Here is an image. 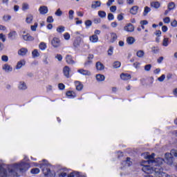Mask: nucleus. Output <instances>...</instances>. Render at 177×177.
Listing matches in <instances>:
<instances>
[{"label":"nucleus","mask_w":177,"mask_h":177,"mask_svg":"<svg viewBox=\"0 0 177 177\" xmlns=\"http://www.w3.org/2000/svg\"><path fill=\"white\" fill-rule=\"evenodd\" d=\"M28 163L22 162L21 163H15L12 166V169L10 172L14 176H19V173L26 172L28 169Z\"/></svg>","instance_id":"f257e3e1"},{"label":"nucleus","mask_w":177,"mask_h":177,"mask_svg":"<svg viewBox=\"0 0 177 177\" xmlns=\"http://www.w3.org/2000/svg\"><path fill=\"white\" fill-rule=\"evenodd\" d=\"M40 168L42 169L45 176H48L50 174V169L46 167H48V161L46 160H43V162L39 164Z\"/></svg>","instance_id":"f03ea898"},{"label":"nucleus","mask_w":177,"mask_h":177,"mask_svg":"<svg viewBox=\"0 0 177 177\" xmlns=\"http://www.w3.org/2000/svg\"><path fill=\"white\" fill-rule=\"evenodd\" d=\"M51 45L53 48H59L62 45V42L59 37H53L51 40Z\"/></svg>","instance_id":"7ed1b4c3"},{"label":"nucleus","mask_w":177,"mask_h":177,"mask_svg":"<svg viewBox=\"0 0 177 177\" xmlns=\"http://www.w3.org/2000/svg\"><path fill=\"white\" fill-rule=\"evenodd\" d=\"M27 84L24 81H20L18 84V89L19 91H26L27 90Z\"/></svg>","instance_id":"20e7f679"},{"label":"nucleus","mask_w":177,"mask_h":177,"mask_svg":"<svg viewBox=\"0 0 177 177\" xmlns=\"http://www.w3.org/2000/svg\"><path fill=\"white\" fill-rule=\"evenodd\" d=\"M16 38H17V32H16L15 30H11L8 33V39H11V41H13L16 39Z\"/></svg>","instance_id":"39448f33"},{"label":"nucleus","mask_w":177,"mask_h":177,"mask_svg":"<svg viewBox=\"0 0 177 177\" xmlns=\"http://www.w3.org/2000/svg\"><path fill=\"white\" fill-rule=\"evenodd\" d=\"M77 73H79V74H82V75H87V76L92 75V73H91V71L88 70H85L84 68L78 69Z\"/></svg>","instance_id":"423d86ee"},{"label":"nucleus","mask_w":177,"mask_h":177,"mask_svg":"<svg viewBox=\"0 0 177 177\" xmlns=\"http://www.w3.org/2000/svg\"><path fill=\"white\" fill-rule=\"evenodd\" d=\"M124 31H127V32H133L135 30V27L132 24H129L124 27Z\"/></svg>","instance_id":"0eeeda50"},{"label":"nucleus","mask_w":177,"mask_h":177,"mask_svg":"<svg viewBox=\"0 0 177 177\" xmlns=\"http://www.w3.org/2000/svg\"><path fill=\"white\" fill-rule=\"evenodd\" d=\"M39 12L40 15H46L48 12H49V10L48 9V7L46 6H41L39 8Z\"/></svg>","instance_id":"6e6552de"},{"label":"nucleus","mask_w":177,"mask_h":177,"mask_svg":"<svg viewBox=\"0 0 177 177\" xmlns=\"http://www.w3.org/2000/svg\"><path fill=\"white\" fill-rule=\"evenodd\" d=\"M70 71H71V69H70V67L66 66L64 68H63V73L64 75H65V77L66 78H70Z\"/></svg>","instance_id":"1a4fd4ad"},{"label":"nucleus","mask_w":177,"mask_h":177,"mask_svg":"<svg viewBox=\"0 0 177 177\" xmlns=\"http://www.w3.org/2000/svg\"><path fill=\"white\" fill-rule=\"evenodd\" d=\"M2 68L6 73H11V71H13V68L10 66V65L8 64H5L3 66Z\"/></svg>","instance_id":"9d476101"},{"label":"nucleus","mask_w":177,"mask_h":177,"mask_svg":"<svg viewBox=\"0 0 177 177\" xmlns=\"http://www.w3.org/2000/svg\"><path fill=\"white\" fill-rule=\"evenodd\" d=\"M66 62L68 64H75V62L73 59V57L71 55H67L66 56Z\"/></svg>","instance_id":"9b49d317"},{"label":"nucleus","mask_w":177,"mask_h":177,"mask_svg":"<svg viewBox=\"0 0 177 177\" xmlns=\"http://www.w3.org/2000/svg\"><path fill=\"white\" fill-rule=\"evenodd\" d=\"M101 5H102V2L99 1H93L91 4V8L96 9L97 8H100Z\"/></svg>","instance_id":"f8f14e48"},{"label":"nucleus","mask_w":177,"mask_h":177,"mask_svg":"<svg viewBox=\"0 0 177 177\" xmlns=\"http://www.w3.org/2000/svg\"><path fill=\"white\" fill-rule=\"evenodd\" d=\"M27 52H28L27 48H22L18 50V55H19V56H26V55H27Z\"/></svg>","instance_id":"ddd939ff"},{"label":"nucleus","mask_w":177,"mask_h":177,"mask_svg":"<svg viewBox=\"0 0 177 177\" xmlns=\"http://www.w3.org/2000/svg\"><path fill=\"white\" fill-rule=\"evenodd\" d=\"M23 66H26V60L21 59L19 62H17L16 68L17 70H19V68H21Z\"/></svg>","instance_id":"4468645a"},{"label":"nucleus","mask_w":177,"mask_h":177,"mask_svg":"<svg viewBox=\"0 0 177 177\" xmlns=\"http://www.w3.org/2000/svg\"><path fill=\"white\" fill-rule=\"evenodd\" d=\"M120 78L124 81H128V80H131V75L128 73H122L120 75Z\"/></svg>","instance_id":"2eb2a0df"},{"label":"nucleus","mask_w":177,"mask_h":177,"mask_svg":"<svg viewBox=\"0 0 177 177\" xmlns=\"http://www.w3.org/2000/svg\"><path fill=\"white\" fill-rule=\"evenodd\" d=\"M89 40L92 42V44H96L97 41H99V37L96 35H93L89 37Z\"/></svg>","instance_id":"dca6fc26"},{"label":"nucleus","mask_w":177,"mask_h":177,"mask_svg":"<svg viewBox=\"0 0 177 177\" xmlns=\"http://www.w3.org/2000/svg\"><path fill=\"white\" fill-rule=\"evenodd\" d=\"M122 165L124 167H131L132 165V162L131 161V158H127V160L122 162Z\"/></svg>","instance_id":"f3484780"},{"label":"nucleus","mask_w":177,"mask_h":177,"mask_svg":"<svg viewBox=\"0 0 177 177\" xmlns=\"http://www.w3.org/2000/svg\"><path fill=\"white\" fill-rule=\"evenodd\" d=\"M139 10V7L138 6H134L130 9V13L131 15H136Z\"/></svg>","instance_id":"a211bd4d"},{"label":"nucleus","mask_w":177,"mask_h":177,"mask_svg":"<svg viewBox=\"0 0 177 177\" xmlns=\"http://www.w3.org/2000/svg\"><path fill=\"white\" fill-rule=\"evenodd\" d=\"M75 85L77 91H82V88H84V85H82L80 82L76 81L75 82Z\"/></svg>","instance_id":"6ab92c4d"},{"label":"nucleus","mask_w":177,"mask_h":177,"mask_svg":"<svg viewBox=\"0 0 177 177\" xmlns=\"http://www.w3.org/2000/svg\"><path fill=\"white\" fill-rule=\"evenodd\" d=\"M33 20H34V16H32V15H27L26 21L28 24H31Z\"/></svg>","instance_id":"aec40b11"},{"label":"nucleus","mask_w":177,"mask_h":177,"mask_svg":"<svg viewBox=\"0 0 177 177\" xmlns=\"http://www.w3.org/2000/svg\"><path fill=\"white\" fill-rule=\"evenodd\" d=\"M23 39H24V41H34V37L31 35H30V34H27L25 35H23Z\"/></svg>","instance_id":"412c9836"},{"label":"nucleus","mask_w":177,"mask_h":177,"mask_svg":"<svg viewBox=\"0 0 177 177\" xmlns=\"http://www.w3.org/2000/svg\"><path fill=\"white\" fill-rule=\"evenodd\" d=\"M96 68H97V70L102 71V70H104V65H103V64H102V62H97L96 63Z\"/></svg>","instance_id":"4be33fe9"},{"label":"nucleus","mask_w":177,"mask_h":177,"mask_svg":"<svg viewBox=\"0 0 177 177\" xmlns=\"http://www.w3.org/2000/svg\"><path fill=\"white\" fill-rule=\"evenodd\" d=\"M111 42L113 44L117 41V33L111 32Z\"/></svg>","instance_id":"5701e85b"},{"label":"nucleus","mask_w":177,"mask_h":177,"mask_svg":"<svg viewBox=\"0 0 177 177\" xmlns=\"http://www.w3.org/2000/svg\"><path fill=\"white\" fill-rule=\"evenodd\" d=\"M96 80H97V81H98L99 82H102V81H104L105 77H104V75L97 74V75H96Z\"/></svg>","instance_id":"b1692460"},{"label":"nucleus","mask_w":177,"mask_h":177,"mask_svg":"<svg viewBox=\"0 0 177 177\" xmlns=\"http://www.w3.org/2000/svg\"><path fill=\"white\" fill-rule=\"evenodd\" d=\"M81 44V39L80 38H76L73 42V46L75 48H78Z\"/></svg>","instance_id":"393cba45"},{"label":"nucleus","mask_w":177,"mask_h":177,"mask_svg":"<svg viewBox=\"0 0 177 177\" xmlns=\"http://www.w3.org/2000/svg\"><path fill=\"white\" fill-rule=\"evenodd\" d=\"M32 56L33 59H35V57H39V52H38V50H33V51L32 52Z\"/></svg>","instance_id":"a878e982"},{"label":"nucleus","mask_w":177,"mask_h":177,"mask_svg":"<svg viewBox=\"0 0 177 177\" xmlns=\"http://www.w3.org/2000/svg\"><path fill=\"white\" fill-rule=\"evenodd\" d=\"M175 3L171 1L168 3L167 8L169 10H174V9H175Z\"/></svg>","instance_id":"bb28decb"},{"label":"nucleus","mask_w":177,"mask_h":177,"mask_svg":"<svg viewBox=\"0 0 177 177\" xmlns=\"http://www.w3.org/2000/svg\"><path fill=\"white\" fill-rule=\"evenodd\" d=\"M66 96L71 99H73V97H75V93H74V91H68L66 92Z\"/></svg>","instance_id":"cd10ccee"},{"label":"nucleus","mask_w":177,"mask_h":177,"mask_svg":"<svg viewBox=\"0 0 177 177\" xmlns=\"http://www.w3.org/2000/svg\"><path fill=\"white\" fill-rule=\"evenodd\" d=\"M169 45V38L165 37L162 41V46H168Z\"/></svg>","instance_id":"c85d7f7f"},{"label":"nucleus","mask_w":177,"mask_h":177,"mask_svg":"<svg viewBox=\"0 0 177 177\" xmlns=\"http://www.w3.org/2000/svg\"><path fill=\"white\" fill-rule=\"evenodd\" d=\"M127 44H129V45H132L135 42V38L132 37H129L127 39Z\"/></svg>","instance_id":"c756f323"},{"label":"nucleus","mask_w":177,"mask_h":177,"mask_svg":"<svg viewBox=\"0 0 177 177\" xmlns=\"http://www.w3.org/2000/svg\"><path fill=\"white\" fill-rule=\"evenodd\" d=\"M151 6L152 8H154L155 9H158V8H160V3L158 1L152 2L151 3Z\"/></svg>","instance_id":"7c9ffc66"},{"label":"nucleus","mask_w":177,"mask_h":177,"mask_svg":"<svg viewBox=\"0 0 177 177\" xmlns=\"http://www.w3.org/2000/svg\"><path fill=\"white\" fill-rule=\"evenodd\" d=\"M151 9L149 7H148V6L145 7L143 15L147 16V14L149 13V12H151Z\"/></svg>","instance_id":"2f4dec72"},{"label":"nucleus","mask_w":177,"mask_h":177,"mask_svg":"<svg viewBox=\"0 0 177 177\" xmlns=\"http://www.w3.org/2000/svg\"><path fill=\"white\" fill-rule=\"evenodd\" d=\"M113 68H120V67H121V62H120L118 61H115L113 64Z\"/></svg>","instance_id":"473e14b6"},{"label":"nucleus","mask_w":177,"mask_h":177,"mask_svg":"<svg viewBox=\"0 0 177 177\" xmlns=\"http://www.w3.org/2000/svg\"><path fill=\"white\" fill-rule=\"evenodd\" d=\"M136 55L138 56V57H143V56H145V51L140 50L136 53Z\"/></svg>","instance_id":"72a5a7b5"},{"label":"nucleus","mask_w":177,"mask_h":177,"mask_svg":"<svg viewBox=\"0 0 177 177\" xmlns=\"http://www.w3.org/2000/svg\"><path fill=\"white\" fill-rule=\"evenodd\" d=\"M39 49H41V50H45L46 49V44H45L44 42L40 43V44L39 45Z\"/></svg>","instance_id":"f704fd0d"},{"label":"nucleus","mask_w":177,"mask_h":177,"mask_svg":"<svg viewBox=\"0 0 177 177\" xmlns=\"http://www.w3.org/2000/svg\"><path fill=\"white\" fill-rule=\"evenodd\" d=\"M98 16L101 17L102 19H104L106 17V14L104 11H98Z\"/></svg>","instance_id":"c9c22d12"},{"label":"nucleus","mask_w":177,"mask_h":177,"mask_svg":"<svg viewBox=\"0 0 177 177\" xmlns=\"http://www.w3.org/2000/svg\"><path fill=\"white\" fill-rule=\"evenodd\" d=\"M65 30H66V28H64V26H59L57 28V31L59 33L64 32Z\"/></svg>","instance_id":"e433bc0d"},{"label":"nucleus","mask_w":177,"mask_h":177,"mask_svg":"<svg viewBox=\"0 0 177 177\" xmlns=\"http://www.w3.org/2000/svg\"><path fill=\"white\" fill-rule=\"evenodd\" d=\"M31 174L33 175H37L39 172V169L34 168L30 170Z\"/></svg>","instance_id":"4c0bfd02"},{"label":"nucleus","mask_w":177,"mask_h":177,"mask_svg":"<svg viewBox=\"0 0 177 177\" xmlns=\"http://www.w3.org/2000/svg\"><path fill=\"white\" fill-rule=\"evenodd\" d=\"M10 19H12V17L9 15H6L3 17V20L4 21H9Z\"/></svg>","instance_id":"58836bf2"},{"label":"nucleus","mask_w":177,"mask_h":177,"mask_svg":"<svg viewBox=\"0 0 177 177\" xmlns=\"http://www.w3.org/2000/svg\"><path fill=\"white\" fill-rule=\"evenodd\" d=\"M55 16H58V17H60V16L63 15V12L62 11V10H60V8H58L57 11L55 12Z\"/></svg>","instance_id":"ea45409f"},{"label":"nucleus","mask_w":177,"mask_h":177,"mask_svg":"<svg viewBox=\"0 0 177 177\" xmlns=\"http://www.w3.org/2000/svg\"><path fill=\"white\" fill-rule=\"evenodd\" d=\"M68 15H69V19L73 20L74 19V10H69Z\"/></svg>","instance_id":"a19ab883"},{"label":"nucleus","mask_w":177,"mask_h":177,"mask_svg":"<svg viewBox=\"0 0 177 177\" xmlns=\"http://www.w3.org/2000/svg\"><path fill=\"white\" fill-rule=\"evenodd\" d=\"M37 27H38V23L36 22L30 26V30L32 31H37Z\"/></svg>","instance_id":"79ce46f5"},{"label":"nucleus","mask_w":177,"mask_h":177,"mask_svg":"<svg viewBox=\"0 0 177 177\" xmlns=\"http://www.w3.org/2000/svg\"><path fill=\"white\" fill-rule=\"evenodd\" d=\"M151 50L153 52V53H158V52H160V49L158 48V47H156V46H153L151 48Z\"/></svg>","instance_id":"37998d69"},{"label":"nucleus","mask_w":177,"mask_h":177,"mask_svg":"<svg viewBox=\"0 0 177 177\" xmlns=\"http://www.w3.org/2000/svg\"><path fill=\"white\" fill-rule=\"evenodd\" d=\"M64 39H66V41H68V39H70V38H71L70 33H68V32H65V33L64 34Z\"/></svg>","instance_id":"c03bdc74"},{"label":"nucleus","mask_w":177,"mask_h":177,"mask_svg":"<svg viewBox=\"0 0 177 177\" xmlns=\"http://www.w3.org/2000/svg\"><path fill=\"white\" fill-rule=\"evenodd\" d=\"M85 26H86V28H88V27H91V26H92V21H91V20L86 21Z\"/></svg>","instance_id":"a18cd8bd"},{"label":"nucleus","mask_w":177,"mask_h":177,"mask_svg":"<svg viewBox=\"0 0 177 177\" xmlns=\"http://www.w3.org/2000/svg\"><path fill=\"white\" fill-rule=\"evenodd\" d=\"M113 50H114V48L111 46L108 50L109 56H112L113 55Z\"/></svg>","instance_id":"49530a36"},{"label":"nucleus","mask_w":177,"mask_h":177,"mask_svg":"<svg viewBox=\"0 0 177 177\" xmlns=\"http://www.w3.org/2000/svg\"><path fill=\"white\" fill-rule=\"evenodd\" d=\"M1 60L2 62H8L9 61V57H8V55H3L1 56Z\"/></svg>","instance_id":"de8ad7c7"},{"label":"nucleus","mask_w":177,"mask_h":177,"mask_svg":"<svg viewBox=\"0 0 177 177\" xmlns=\"http://www.w3.org/2000/svg\"><path fill=\"white\" fill-rule=\"evenodd\" d=\"M163 21H164V23H165V24H169V23L171 21V19H169V17H167L163 19Z\"/></svg>","instance_id":"09e8293b"},{"label":"nucleus","mask_w":177,"mask_h":177,"mask_svg":"<svg viewBox=\"0 0 177 177\" xmlns=\"http://www.w3.org/2000/svg\"><path fill=\"white\" fill-rule=\"evenodd\" d=\"M145 71H149L150 70H151V64L145 65Z\"/></svg>","instance_id":"8fccbe9b"},{"label":"nucleus","mask_w":177,"mask_h":177,"mask_svg":"<svg viewBox=\"0 0 177 177\" xmlns=\"http://www.w3.org/2000/svg\"><path fill=\"white\" fill-rule=\"evenodd\" d=\"M108 20H109V21H111V20H114V15H113L112 13L108 14Z\"/></svg>","instance_id":"3c124183"},{"label":"nucleus","mask_w":177,"mask_h":177,"mask_svg":"<svg viewBox=\"0 0 177 177\" xmlns=\"http://www.w3.org/2000/svg\"><path fill=\"white\" fill-rule=\"evenodd\" d=\"M0 39L2 40V42H5L6 41V36L3 35V33L0 34Z\"/></svg>","instance_id":"603ef678"},{"label":"nucleus","mask_w":177,"mask_h":177,"mask_svg":"<svg viewBox=\"0 0 177 177\" xmlns=\"http://www.w3.org/2000/svg\"><path fill=\"white\" fill-rule=\"evenodd\" d=\"M54 21L53 17L49 16L47 17V23H53Z\"/></svg>","instance_id":"864d4df0"},{"label":"nucleus","mask_w":177,"mask_h":177,"mask_svg":"<svg viewBox=\"0 0 177 177\" xmlns=\"http://www.w3.org/2000/svg\"><path fill=\"white\" fill-rule=\"evenodd\" d=\"M164 80H165V75H162L158 78V81H159V82H163Z\"/></svg>","instance_id":"5fc2aeb1"},{"label":"nucleus","mask_w":177,"mask_h":177,"mask_svg":"<svg viewBox=\"0 0 177 177\" xmlns=\"http://www.w3.org/2000/svg\"><path fill=\"white\" fill-rule=\"evenodd\" d=\"M92 64V60L87 59V61L84 63V67H88V66H91Z\"/></svg>","instance_id":"6e6d98bb"},{"label":"nucleus","mask_w":177,"mask_h":177,"mask_svg":"<svg viewBox=\"0 0 177 177\" xmlns=\"http://www.w3.org/2000/svg\"><path fill=\"white\" fill-rule=\"evenodd\" d=\"M58 88H59V89H60V91H63L64 89V88H66V86H64V84L62 83H59L58 84Z\"/></svg>","instance_id":"4d7b16f0"},{"label":"nucleus","mask_w":177,"mask_h":177,"mask_svg":"<svg viewBox=\"0 0 177 177\" xmlns=\"http://www.w3.org/2000/svg\"><path fill=\"white\" fill-rule=\"evenodd\" d=\"M55 58L57 59V60H59V62H62V60H63V56H62V55H60V54H57L55 56Z\"/></svg>","instance_id":"13d9d810"},{"label":"nucleus","mask_w":177,"mask_h":177,"mask_svg":"<svg viewBox=\"0 0 177 177\" xmlns=\"http://www.w3.org/2000/svg\"><path fill=\"white\" fill-rule=\"evenodd\" d=\"M110 10H111V12H112V13H114L115 12V10H117V6H111Z\"/></svg>","instance_id":"bf43d9fd"},{"label":"nucleus","mask_w":177,"mask_h":177,"mask_svg":"<svg viewBox=\"0 0 177 177\" xmlns=\"http://www.w3.org/2000/svg\"><path fill=\"white\" fill-rule=\"evenodd\" d=\"M28 9V4L27 3H24L22 5V10H27Z\"/></svg>","instance_id":"052dcab7"},{"label":"nucleus","mask_w":177,"mask_h":177,"mask_svg":"<svg viewBox=\"0 0 177 177\" xmlns=\"http://www.w3.org/2000/svg\"><path fill=\"white\" fill-rule=\"evenodd\" d=\"M162 60H164V57H160L158 59H157V62L159 64H161V63H162Z\"/></svg>","instance_id":"680f3d73"},{"label":"nucleus","mask_w":177,"mask_h":177,"mask_svg":"<svg viewBox=\"0 0 177 177\" xmlns=\"http://www.w3.org/2000/svg\"><path fill=\"white\" fill-rule=\"evenodd\" d=\"M171 27H177V21H176V20H174L171 23Z\"/></svg>","instance_id":"e2e57ef3"},{"label":"nucleus","mask_w":177,"mask_h":177,"mask_svg":"<svg viewBox=\"0 0 177 177\" xmlns=\"http://www.w3.org/2000/svg\"><path fill=\"white\" fill-rule=\"evenodd\" d=\"M115 0H109L108 2L106 3V5L108 6H111L113 5V2H114Z\"/></svg>","instance_id":"0e129e2a"},{"label":"nucleus","mask_w":177,"mask_h":177,"mask_svg":"<svg viewBox=\"0 0 177 177\" xmlns=\"http://www.w3.org/2000/svg\"><path fill=\"white\" fill-rule=\"evenodd\" d=\"M118 20H119V21H121V20H124V16H122L121 14L118 15Z\"/></svg>","instance_id":"69168bd1"},{"label":"nucleus","mask_w":177,"mask_h":177,"mask_svg":"<svg viewBox=\"0 0 177 177\" xmlns=\"http://www.w3.org/2000/svg\"><path fill=\"white\" fill-rule=\"evenodd\" d=\"M111 27H112L113 28H115V27H117V26H118V24L115 21H114V22H112V23L111 24Z\"/></svg>","instance_id":"338daca9"},{"label":"nucleus","mask_w":177,"mask_h":177,"mask_svg":"<svg viewBox=\"0 0 177 177\" xmlns=\"http://www.w3.org/2000/svg\"><path fill=\"white\" fill-rule=\"evenodd\" d=\"M93 57H94L93 54H89L87 57V60H93Z\"/></svg>","instance_id":"774afa93"}]
</instances>
